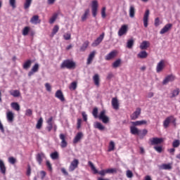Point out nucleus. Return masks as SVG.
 Here are the masks:
<instances>
[{"label": "nucleus", "mask_w": 180, "mask_h": 180, "mask_svg": "<svg viewBox=\"0 0 180 180\" xmlns=\"http://www.w3.org/2000/svg\"><path fill=\"white\" fill-rule=\"evenodd\" d=\"M98 108L95 107L92 111V115L94 119H99V120H101V122H103L104 124H108V123H109L110 122V119L109 117L106 115V110H103L100 112L99 115H98Z\"/></svg>", "instance_id": "nucleus-1"}, {"label": "nucleus", "mask_w": 180, "mask_h": 180, "mask_svg": "<svg viewBox=\"0 0 180 180\" xmlns=\"http://www.w3.org/2000/svg\"><path fill=\"white\" fill-rule=\"evenodd\" d=\"M77 67V64L72 60H65L60 65V68L64 69L67 68L68 70H75Z\"/></svg>", "instance_id": "nucleus-2"}, {"label": "nucleus", "mask_w": 180, "mask_h": 180, "mask_svg": "<svg viewBox=\"0 0 180 180\" xmlns=\"http://www.w3.org/2000/svg\"><path fill=\"white\" fill-rule=\"evenodd\" d=\"M176 124V118L174 115H170L164 120L163 127L165 129H168L169 127V124Z\"/></svg>", "instance_id": "nucleus-3"}, {"label": "nucleus", "mask_w": 180, "mask_h": 180, "mask_svg": "<svg viewBox=\"0 0 180 180\" xmlns=\"http://www.w3.org/2000/svg\"><path fill=\"white\" fill-rule=\"evenodd\" d=\"M89 165L91 168V170H93L94 174H99V175H101V176H105V175H106V170H101L98 172V169H96V167H95V165H94V163H92V162L89 161Z\"/></svg>", "instance_id": "nucleus-4"}, {"label": "nucleus", "mask_w": 180, "mask_h": 180, "mask_svg": "<svg viewBox=\"0 0 180 180\" xmlns=\"http://www.w3.org/2000/svg\"><path fill=\"white\" fill-rule=\"evenodd\" d=\"M99 4L96 0H94L91 1V12L94 18H96V15H98V8Z\"/></svg>", "instance_id": "nucleus-5"}, {"label": "nucleus", "mask_w": 180, "mask_h": 180, "mask_svg": "<svg viewBox=\"0 0 180 180\" xmlns=\"http://www.w3.org/2000/svg\"><path fill=\"white\" fill-rule=\"evenodd\" d=\"M59 139L61 140L60 142V147L61 148H65L67 146H68V142H67V136L64 134H60L59 135Z\"/></svg>", "instance_id": "nucleus-6"}, {"label": "nucleus", "mask_w": 180, "mask_h": 180, "mask_svg": "<svg viewBox=\"0 0 180 180\" xmlns=\"http://www.w3.org/2000/svg\"><path fill=\"white\" fill-rule=\"evenodd\" d=\"M117 53L118 52L117 50H113L105 56V60L106 61H110V60H113V58H115V57L117 56Z\"/></svg>", "instance_id": "nucleus-7"}, {"label": "nucleus", "mask_w": 180, "mask_h": 180, "mask_svg": "<svg viewBox=\"0 0 180 180\" xmlns=\"http://www.w3.org/2000/svg\"><path fill=\"white\" fill-rule=\"evenodd\" d=\"M105 37V33L103 32L91 44L92 47H96V46H99L101 43L103 41Z\"/></svg>", "instance_id": "nucleus-8"}, {"label": "nucleus", "mask_w": 180, "mask_h": 180, "mask_svg": "<svg viewBox=\"0 0 180 180\" xmlns=\"http://www.w3.org/2000/svg\"><path fill=\"white\" fill-rule=\"evenodd\" d=\"M149 141L150 142L151 146H157V144H161V143L164 141V139L162 138L154 137L149 139Z\"/></svg>", "instance_id": "nucleus-9"}, {"label": "nucleus", "mask_w": 180, "mask_h": 180, "mask_svg": "<svg viewBox=\"0 0 180 180\" xmlns=\"http://www.w3.org/2000/svg\"><path fill=\"white\" fill-rule=\"evenodd\" d=\"M79 164V161L78 159H75L73 161L70 163V165L69 167V171L70 172H72L76 168H78V165Z\"/></svg>", "instance_id": "nucleus-10"}, {"label": "nucleus", "mask_w": 180, "mask_h": 180, "mask_svg": "<svg viewBox=\"0 0 180 180\" xmlns=\"http://www.w3.org/2000/svg\"><path fill=\"white\" fill-rule=\"evenodd\" d=\"M150 16V10H146L143 15V26L144 27H148V18Z\"/></svg>", "instance_id": "nucleus-11"}, {"label": "nucleus", "mask_w": 180, "mask_h": 180, "mask_svg": "<svg viewBox=\"0 0 180 180\" xmlns=\"http://www.w3.org/2000/svg\"><path fill=\"white\" fill-rule=\"evenodd\" d=\"M46 158V155L43 152L37 153L36 155L37 162H38L39 165H41L43 162V159Z\"/></svg>", "instance_id": "nucleus-12"}, {"label": "nucleus", "mask_w": 180, "mask_h": 180, "mask_svg": "<svg viewBox=\"0 0 180 180\" xmlns=\"http://www.w3.org/2000/svg\"><path fill=\"white\" fill-rule=\"evenodd\" d=\"M141 114V108H137L136 111L131 115V120H136V119H139V116Z\"/></svg>", "instance_id": "nucleus-13"}, {"label": "nucleus", "mask_w": 180, "mask_h": 180, "mask_svg": "<svg viewBox=\"0 0 180 180\" xmlns=\"http://www.w3.org/2000/svg\"><path fill=\"white\" fill-rule=\"evenodd\" d=\"M165 67V60H161L157 65L156 72H161V71H162V70H164Z\"/></svg>", "instance_id": "nucleus-14"}, {"label": "nucleus", "mask_w": 180, "mask_h": 180, "mask_svg": "<svg viewBox=\"0 0 180 180\" xmlns=\"http://www.w3.org/2000/svg\"><path fill=\"white\" fill-rule=\"evenodd\" d=\"M111 105L113 109H115V110H119L120 104H119V100H117V98L114 97L112 98Z\"/></svg>", "instance_id": "nucleus-15"}, {"label": "nucleus", "mask_w": 180, "mask_h": 180, "mask_svg": "<svg viewBox=\"0 0 180 180\" xmlns=\"http://www.w3.org/2000/svg\"><path fill=\"white\" fill-rule=\"evenodd\" d=\"M172 29V24L169 23L165 25V27L160 30V34H165V33H167V32H169Z\"/></svg>", "instance_id": "nucleus-16"}, {"label": "nucleus", "mask_w": 180, "mask_h": 180, "mask_svg": "<svg viewBox=\"0 0 180 180\" xmlns=\"http://www.w3.org/2000/svg\"><path fill=\"white\" fill-rule=\"evenodd\" d=\"M55 96L59 99L60 102H64V101H65V98H64V94H63V91L61 90L56 91Z\"/></svg>", "instance_id": "nucleus-17"}, {"label": "nucleus", "mask_w": 180, "mask_h": 180, "mask_svg": "<svg viewBox=\"0 0 180 180\" xmlns=\"http://www.w3.org/2000/svg\"><path fill=\"white\" fill-rule=\"evenodd\" d=\"M172 81H175V76H174L172 75H168L163 80L162 84L167 85V84H168V82H172Z\"/></svg>", "instance_id": "nucleus-18"}, {"label": "nucleus", "mask_w": 180, "mask_h": 180, "mask_svg": "<svg viewBox=\"0 0 180 180\" xmlns=\"http://www.w3.org/2000/svg\"><path fill=\"white\" fill-rule=\"evenodd\" d=\"M95 54H96V51H93L92 52L90 53L87 58V62H86L87 65H89V64H92V61H94V58H95Z\"/></svg>", "instance_id": "nucleus-19"}, {"label": "nucleus", "mask_w": 180, "mask_h": 180, "mask_svg": "<svg viewBox=\"0 0 180 180\" xmlns=\"http://www.w3.org/2000/svg\"><path fill=\"white\" fill-rule=\"evenodd\" d=\"M127 33V25H123L118 31V36L122 37Z\"/></svg>", "instance_id": "nucleus-20"}, {"label": "nucleus", "mask_w": 180, "mask_h": 180, "mask_svg": "<svg viewBox=\"0 0 180 180\" xmlns=\"http://www.w3.org/2000/svg\"><path fill=\"white\" fill-rule=\"evenodd\" d=\"M93 81L94 82V85H96V86L99 87V86L101 85V78L99 77V75L98 74H95L93 76Z\"/></svg>", "instance_id": "nucleus-21"}, {"label": "nucleus", "mask_w": 180, "mask_h": 180, "mask_svg": "<svg viewBox=\"0 0 180 180\" xmlns=\"http://www.w3.org/2000/svg\"><path fill=\"white\" fill-rule=\"evenodd\" d=\"M37 71H39V64L38 63H35L31 71H30L28 72V77H32V75H33V74H34V72H37Z\"/></svg>", "instance_id": "nucleus-22"}, {"label": "nucleus", "mask_w": 180, "mask_h": 180, "mask_svg": "<svg viewBox=\"0 0 180 180\" xmlns=\"http://www.w3.org/2000/svg\"><path fill=\"white\" fill-rule=\"evenodd\" d=\"M130 129V133L131 134H134V136H139V133L141 131V130L137 129V127H134V126H131L129 127Z\"/></svg>", "instance_id": "nucleus-23"}, {"label": "nucleus", "mask_w": 180, "mask_h": 180, "mask_svg": "<svg viewBox=\"0 0 180 180\" xmlns=\"http://www.w3.org/2000/svg\"><path fill=\"white\" fill-rule=\"evenodd\" d=\"M41 20L39 18V15H36L32 17L30 19V22L33 25H37L38 23H41Z\"/></svg>", "instance_id": "nucleus-24"}, {"label": "nucleus", "mask_w": 180, "mask_h": 180, "mask_svg": "<svg viewBox=\"0 0 180 180\" xmlns=\"http://www.w3.org/2000/svg\"><path fill=\"white\" fill-rule=\"evenodd\" d=\"M150 47V41H143L140 45L141 50H147Z\"/></svg>", "instance_id": "nucleus-25"}, {"label": "nucleus", "mask_w": 180, "mask_h": 180, "mask_svg": "<svg viewBox=\"0 0 180 180\" xmlns=\"http://www.w3.org/2000/svg\"><path fill=\"white\" fill-rule=\"evenodd\" d=\"M6 117L8 122L12 123V122H13V119H15V115H13V112H12V111H9L6 113Z\"/></svg>", "instance_id": "nucleus-26"}, {"label": "nucleus", "mask_w": 180, "mask_h": 180, "mask_svg": "<svg viewBox=\"0 0 180 180\" xmlns=\"http://www.w3.org/2000/svg\"><path fill=\"white\" fill-rule=\"evenodd\" d=\"M0 172L3 174V175H5L6 174V167L5 166V163H4V161L0 160Z\"/></svg>", "instance_id": "nucleus-27"}, {"label": "nucleus", "mask_w": 180, "mask_h": 180, "mask_svg": "<svg viewBox=\"0 0 180 180\" xmlns=\"http://www.w3.org/2000/svg\"><path fill=\"white\" fill-rule=\"evenodd\" d=\"M159 169H165V170L172 169V166L169 163L162 164L159 166Z\"/></svg>", "instance_id": "nucleus-28"}, {"label": "nucleus", "mask_w": 180, "mask_h": 180, "mask_svg": "<svg viewBox=\"0 0 180 180\" xmlns=\"http://www.w3.org/2000/svg\"><path fill=\"white\" fill-rule=\"evenodd\" d=\"M9 94L14 98H19L20 96V91L19 90H11L9 91Z\"/></svg>", "instance_id": "nucleus-29"}, {"label": "nucleus", "mask_w": 180, "mask_h": 180, "mask_svg": "<svg viewBox=\"0 0 180 180\" xmlns=\"http://www.w3.org/2000/svg\"><path fill=\"white\" fill-rule=\"evenodd\" d=\"M82 132L77 133L75 139H73L74 144H77V143H78V141H79V140L82 139Z\"/></svg>", "instance_id": "nucleus-30"}, {"label": "nucleus", "mask_w": 180, "mask_h": 180, "mask_svg": "<svg viewBox=\"0 0 180 180\" xmlns=\"http://www.w3.org/2000/svg\"><path fill=\"white\" fill-rule=\"evenodd\" d=\"M88 16H89V8L84 11V13L81 17L82 22H85L88 19Z\"/></svg>", "instance_id": "nucleus-31"}, {"label": "nucleus", "mask_w": 180, "mask_h": 180, "mask_svg": "<svg viewBox=\"0 0 180 180\" xmlns=\"http://www.w3.org/2000/svg\"><path fill=\"white\" fill-rule=\"evenodd\" d=\"M131 123L134 127H136V126H141L142 124H147V121L141 120V121L131 122Z\"/></svg>", "instance_id": "nucleus-32"}, {"label": "nucleus", "mask_w": 180, "mask_h": 180, "mask_svg": "<svg viewBox=\"0 0 180 180\" xmlns=\"http://www.w3.org/2000/svg\"><path fill=\"white\" fill-rule=\"evenodd\" d=\"M94 127H95V129H98L101 131L105 130V126H103V124H102V123H101L99 122H96L94 124Z\"/></svg>", "instance_id": "nucleus-33"}, {"label": "nucleus", "mask_w": 180, "mask_h": 180, "mask_svg": "<svg viewBox=\"0 0 180 180\" xmlns=\"http://www.w3.org/2000/svg\"><path fill=\"white\" fill-rule=\"evenodd\" d=\"M32 66V60H26L23 65H22V68L24 70H29V68Z\"/></svg>", "instance_id": "nucleus-34"}, {"label": "nucleus", "mask_w": 180, "mask_h": 180, "mask_svg": "<svg viewBox=\"0 0 180 180\" xmlns=\"http://www.w3.org/2000/svg\"><path fill=\"white\" fill-rule=\"evenodd\" d=\"M11 106L13 109H14V110H16L17 112L20 110V105L16 102L11 103Z\"/></svg>", "instance_id": "nucleus-35"}, {"label": "nucleus", "mask_w": 180, "mask_h": 180, "mask_svg": "<svg viewBox=\"0 0 180 180\" xmlns=\"http://www.w3.org/2000/svg\"><path fill=\"white\" fill-rule=\"evenodd\" d=\"M148 56V53H147V51H142L139 53H138L137 57L138 58H147Z\"/></svg>", "instance_id": "nucleus-36"}, {"label": "nucleus", "mask_w": 180, "mask_h": 180, "mask_svg": "<svg viewBox=\"0 0 180 180\" xmlns=\"http://www.w3.org/2000/svg\"><path fill=\"white\" fill-rule=\"evenodd\" d=\"M57 18H58V13H55L53 14L52 17L49 19L50 25H53L57 20Z\"/></svg>", "instance_id": "nucleus-37"}, {"label": "nucleus", "mask_w": 180, "mask_h": 180, "mask_svg": "<svg viewBox=\"0 0 180 180\" xmlns=\"http://www.w3.org/2000/svg\"><path fill=\"white\" fill-rule=\"evenodd\" d=\"M134 15H136V8H134V6H131L129 8V18H134Z\"/></svg>", "instance_id": "nucleus-38"}, {"label": "nucleus", "mask_w": 180, "mask_h": 180, "mask_svg": "<svg viewBox=\"0 0 180 180\" xmlns=\"http://www.w3.org/2000/svg\"><path fill=\"white\" fill-rule=\"evenodd\" d=\"M43 126V118L40 117L39 120L37 121V125H36V129L38 130H40Z\"/></svg>", "instance_id": "nucleus-39"}, {"label": "nucleus", "mask_w": 180, "mask_h": 180, "mask_svg": "<svg viewBox=\"0 0 180 180\" xmlns=\"http://www.w3.org/2000/svg\"><path fill=\"white\" fill-rule=\"evenodd\" d=\"M33 0H25L24 3V9L27 10L30 8V5H32V2Z\"/></svg>", "instance_id": "nucleus-40"}, {"label": "nucleus", "mask_w": 180, "mask_h": 180, "mask_svg": "<svg viewBox=\"0 0 180 180\" xmlns=\"http://www.w3.org/2000/svg\"><path fill=\"white\" fill-rule=\"evenodd\" d=\"M133 46H134V39H131L128 40L127 43V49H132Z\"/></svg>", "instance_id": "nucleus-41"}, {"label": "nucleus", "mask_w": 180, "mask_h": 180, "mask_svg": "<svg viewBox=\"0 0 180 180\" xmlns=\"http://www.w3.org/2000/svg\"><path fill=\"white\" fill-rule=\"evenodd\" d=\"M89 46V41H86L82 46L80 48V51H85L86 49H88V46Z\"/></svg>", "instance_id": "nucleus-42"}, {"label": "nucleus", "mask_w": 180, "mask_h": 180, "mask_svg": "<svg viewBox=\"0 0 180 180\" xmlns=\"http://www.w3.org/2000/svg\"><path fill=\"white\" fill-rule=\"evenodd\" d=\"M30 32V27H25L22 30V36H27Z\"/></svg>", "instance_id": "nucleus-43"}, {"label": "nucleus", "mask_w": 180, "mask_h": 180, "mask_svg": "<svg viewBox=\"0 0 180 180\" xmlns=\"http://www.w3.org/2000/svg\"><path fill=\"white\" fill-rule=\"evenodd\" d=\"M147 133H148V131L147 129H143L142 132H139V134H138V136H139L140 139H144V137L147 136Z\"/></svg>", "instance_id": "nucleus-44"}, {"label": "nucleus", "mask_w": 180, "mask_h": 180, "mask_svg": "<svg viewBox=\"0 0 180 180\" xmlns=\"http://www.w3.org/2000/svg\"><path fill=\"white\" fill-rule=\"evenodd\" d=\"M122 64V59H117L112 63L113 68H117Z\"/></svg>", "instance_id": "nucleus-45"}, {"label": "nucleus", "mask_w": 180, "mask_h": 180, "mask_svg": "<svg viewBox=\"0 0 180 180\" xmlns=\"http://www.w3.org/2000/svg\"><path fill=\"white\" fill-rule=\"evenodd\" d=\"M58 30H60V27L58 25H55L52 30V36H54L55 34H57L58 32Z\"/></svg>", "instance_id": "nucleus-46"}, {"label": "nucleus", "mask_w": 180, "mask_h": 180, "mask_svg": "<svg viewBox=\"0 0 180 180\" xmlns=\"http://www.w3.org/2000/svg\"><path fill=\"white\" fill-rule=\"evenodd\" d=\"M46 165L49 172H53V166L51 165V163L50 162V160H46Z\"/></svg>", "instance_id": "nucleus-47"}, {"label": "nucleus", "mask_w": 180, "mask_h": 180, "mask_svg": "<svg viewBox=\"0 0 180 180\" xmlns=\"http://www.w3.org/2000/svg\"><path fill=\"white\" fill-rule=\"evenodd\" d=\"M58 157H59V155H58V152L57 151H55L51 153V158H52L53 160H58Z\"/></svg>", "instance_id": "nucleus-48"}, {"label": "nucleus", "mask_w": 180, "mask_h": 180, "mask_svg": "<svg viewBox=\"0 0 180 180\" xmlns=\"http://www.w3.org/2000/svg\"><path fill=\"white\" fill-rule=\"evenodd\" d=\"M179 92H180L179 89H176L174 90L172 93L171 98H175V96H178V95H179Z\"/></svg>", "instance_id": "nucleus-49"}, {"label": "nucleus", "mask_w": 180, "mask_h": 180, "mask_svg": "<svg viewBox=\"0 0 180 180\" xmlns=\"http://www.w3.org/2000/svg\"><path fill=\"white\" fill-rule=\"evenodd\" d=\"M113 150H115V142L111 141L108 146V151H113Z\"/></svg>", "instance_id": "nucleus-50"}, {"label": "nucleus", "mask_w": 180, "mask_h": 180, "mask_svg": "<svg viewBox=\"0 0 180 180\" xmlns=\"http://www.w3.org/2000/svg\"><path fill=\"white\" fill-rule=\"evenodd\" d=\"M69 89H72V91H75L77 89V82H72L69 86Z\"/></svg>", "instance_id": "nucleus-51"}, {"label": "nucleus", "mask_w": 180, "mask_h": 180, "mask_svg": "<svg viewBox=\"0 0 180 180\" xmlns=\"http://www.w3.org/2000/svg\"><path fill=\"white\" fill-rule=\"evenodd\" d=\"M101 18H103V19L106 18V7H103L101 9Z\"/></svg>", "instance_id": "nucleus-52"}, {"label": "nucleus", "mask_w": 180, "mask_h": 180, "mask_svg": "<svg viewBox=\"0 0 180 180\" xmlns=\"http://www.w3.org/2000/svg\"><path fill=\"white\" fill-rule=\"evenodd\" d=\"M179 145H180L179 140H175L172 143V147H174V148H177V147H179Z\"/></svg>", "instance_id": "nucleus-53"}, {"label": "nucleus", "mask_w": 180, "mask_h": 180, "mask_svg": "<svg viewBox=\"0 0 180 180\" xmlns=\"http://www.w3.org/2000/svg\"><path fill=\"white\" fill-rule=\"evenodd\" d=\"M8 162L13 165V164H16V159L13 157H10L8 158Z\"/></svg>", "instance_id": "nucleus-54"}, {"label": "nucleus", "mask_w": 180, "mask_h": 180, "mask_svg": "<svg viewBox=\"0 0 180 180\" xmlns=\"http://www.w3.org/2000/svg\"><path fill=\"white\" fill-rule=\"evenodd\" d=\"M9 4L15 9L16 8V0H9Z\"/></svg>", "instance_id": "nucleus-55"}, {"label": "nucleus", "mask_w": 180, "mask_h": 180, "mask_svg": "<svg viewBox=\"0 0 180 180\" xmlns=\"http://www.w3.org/2000/svg\"><path fill=\"white\" fill-rule=\"evenodd\" d=\"M45 88L48 92H51V85L49 83L45 84Z\"/></svg>", "instance_id": "nucleus-56"}, {"label": "nucleus", "mask_w": 180, "mask_h": 180, "mask_svg": "<svg viewBox=\"0 0 180 180\" xmlns=\"http://www.w3.org/2000/svg\"><path fill=\"white\" fill-rule=\"evenodd\" d=\"M154 150L158 153H162V146H154Z\"/></svg>", "instance_id": "nucleus-57"}, {"label": "nucleus", "mask_w": 180, "mask_h": 180, "mask_svg": "<svg viewBox=\"0 0 180 180\" xmlns=\"http://www.w3.org/2000/svg\"><path fill=\"white\" fill-rule=\"evenodd\" d=\"M33 115V111L31 109H27L25 111V115L26 116H32Z\"/></svg>", "instance_id": "nucleus-58"}, {"label": "nucleus", "mask_w": 180, "mask_h": 180, "mask_svg": "<svg viewBox=\"0 0 180 180\" xmlns=\"http://www.w3.org/2000/svg\"><path fill=\"white\" fill-rule=\"evenodd\" d=\"M127 178H133V172L130 170L127 171Z\"/></svg>", "instance_id": "nucleus-59"}, {"label": "nucleus", "mask_w": 180, "mask_h": 180, "mask_svg": "<svg viewBox=\"0 0 180 180\" xmlns=\"http://www.w3.org/2000/svg\"><path fill=\"white\" fill-rule=\"evenodd\" d=\"M107 174H113L116 172V169H107L106 170Z\"/></svg>", "instance_id": "nucleus-60"}, {"label": "nucleus", "mask_w": 180, "mask_h": 180, "mask_svg": "<svg viewBox=\"0 0 180 180\" xmlns=\"http://www.w3.org/2000/svg\"><path fill=\"white\" fill-rule=\"evenodd\" d=\"M81 123H82V120L78 119L77 123V129H81Z\"/></svg>", "instance_id": "nucleus-61"}, {"label": "nucleus", "mask_w": 180, "mask_h": 180, "mask_svg": "<svg viewBox=\"0 0 180 180\" xmlns=\"http://www.w3.org/2000/svg\"><path fill=\"white\" fill-rule=\"evenodd\" d=\"M155 26L156 27H158V26H160V18H156L155 19Z\"/></svg>", "instance_id": "nucleus-62"}, {"label": "nucleus", "mask_w": 180, "mask_h": 180, "mask_svg": "<svg viewBox=\"0 0 180 180\" xmlns=\"http://www.w3.org/2000/svg\"><path fill=\"white\" fill-rule=\"evenodd\" d=\"M65 40H70L71 39V34H65L63 35Z\"/></svg>", "instance_id": "nucleus-63"}, {"label": "nucleus", "mask_w": 180, "mask_h": 180, "mask_svg": "<svg viewBox=\"0 0 180 180\" xmlns=\"http://www.w3.org/2000/svg\"><path fill=\"white\" fill-rule=\"evenodd\" d=\"M46 130H48V131H51V130H53V124H48Z\"/></svg>", "instance_id": "nucleus-64"}]
</instances>
